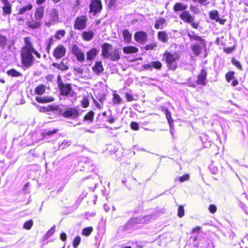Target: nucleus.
Masks as SVG:
<instances>
[{
    "instance_id": "13",
    "label": "nucleus",
    "mask_w": 248,
    "mask_h": 248,
    "mask_svg": "<svg viewBox=\"0 0 248 248\" xmlns=\"http://www.w3.org/2000/svg\"><path fill=\"white\" fill-rule=\"evenodd\" d=\"M71 51L72 53L75 56L78 62H82L85 61L84 53L77 45H73Z\"/></svg>"
},
{
    "instance_id": "62",
    "label": "nucleus",
    "mask_w": 248,
    "mask_h": 248,
    "mask_svg": "<svg viewBox=\"0 0 248 248\" xmlns=\"http://www.w3.org/2000/svg\"><path fill=\"white\" fill-rule=\"evenodd\" d=\"M46 0H36L35 2L37 5H40L46 2Z\"/></svg>"
},
{
    "instance_id": "4",
    "label": "nucleus",
    "mask_w": 248,
    "mask_h": 248,
    "mask_svg": "<svg viewBox=\"0 0 248 248\" xmlns=\"http://www.w3.org/2000/svg\"><path fill=\"white\" fill-rule=\"evenodd\" d=\"M163 57L168 68L170 70H175L178 67L177 62L180 59V55L178 51L171 52L165 51Z\"/></svg>"
},
{
    "instance_id": "58",
    "label": "nucleus",
    "mask_w": 248,
    "mask_h": 248,
    "mask_svg": "<svg viewBox=\"0 0 248 248\" xmlns=\"http://www.w3.org/2000/svg\"><path fill=\"white\" fill-rule=\"evenodd\" d=\"M226 21V20L225 19H220V18H219V17L216 20V22H218L221 25H224V23H225Z\"/></svg>"
},
{
    "instance_id": "6",
    "label": "nucleus",
    "mask_w": 248,
    "mask_h": 248,
    "mask_svg": "<svg viewBox=\"0 0 248 248\" xmlns=\"http://www.w3.org/2000/svg\"><path fill=\"white\" fill-rule=\"evenodd\" d=\"M179 17L184 23L190 24L192 28L196 30L199 28V22L195 21V16L191 15L189 11L185 10L182 12Z\"/></svg>"
},
{
    "instance_id": "64",
    "label": "nucleus",
    "mask_w": 248,
    "mask_h": 248,
    "mask_svg": "<svg viewBox=\"0 0 248 248\" xmlns=\"http://www.w3.org/2000/svg\"><path fill=\"white\" fill-rule=\"evenodd\" d=\"M53 76L52 75H49L46 76V79L48 81H51Z\"/></svg>"
},
{
    "instance_id": "54",
    "label": "nucleus",
    "mask_w": 248,
    "mask_h": 248,
    "mask_svg": "<svg viewBox=\"0 0 248 248\" xmlns=\"http://www.w3.org/2000/svg\"><path fill=\"white\" fill-rule=\"evenodd\" d=\"M142 68L143 70H152V64H151V62L149 63L143 64L142 66Z\"/></svg>"
},
{
    "instance_id": "46",
    "label": "nucleus",
    "mask_w": 248,
    "mask_h": 248,
    "mask_svg": "<svg viewBox=\"0 0 248 248\" xmlns=\"http://www.w3.org/2000/svg\"><path fill=\"white\" fill-rule=\"evenodd\" d=\"M55 226H52L50 229L48 230V231L46 233V237L48 238L50 237L52 234H53L55 232Z\"/></svg>"
},
{
    "instance_id": "26",
    "label": "nucleus",
    "mask_w": 248,
    "mask_h": 248,
    "mask_svg": "<svg viewBox=\"0 0 248 248\" xmlns=\"http://www.w3.org/2000/svg\"><path fill=\"white\" fill-rule=\"evenodd\" d=\"M187 6L186 5L184 4L183 3L179 2H176L173 7V10L175 12L179 11L183 12L186 10Z\"/></svg>"
},
{
    "instance_id": "24",
    "label": "nucleus",
    "mask_w": 248,
    "mask_h": 248,
    "mask_svg": "<svg viewBox=\"0 0 248 248\" xmlns=\"http://www.w3.org/2000/svg\"><path fill=\"white\" fill-rule=\"evenodd\" d=\"M93 36L94 33L92 30L84 31L81 34V38L86 41L91 40L93 38Z\"/></svg>"
},
{
    "instance_id": "33",
    "label": "nucleus",
    "mask_w": 248,
    "mask_h": 248,
    "mask_svg": "<svg viewBox=\"0 0 248 248\" xmlns=\"http://www.w3.org/2000/svg\"><path fill=\"white\" fill-rule=\"evenodd\" d=\"M166 22V20L165 18L161 17L157 20L155 21V28L156 30H158L159 29H162L163 25L165 24Z\"/></svg>"
},
{
    "instance_id": "59",
    "label": "nucleus",
    "mask_w": 248,
    "mask_h": 248,
    "mask_svg": "<svg viewBox=\"0 0 248 248\" xmlns=\"http://www.w3.org/2000/svg\"><path fill=\"white\" fill-rule=\"evenodd\" d=\"M53 40L52 38H49L48 43V45L47 46V49L48 50H49L50 48V47L53 44Z\"/></svg>"
},
{
    "instance_id": "37",
    "label": "nucleus",
    "mask_w": 248,
    "mask_h": 248,
    "mask_svg": "<svg viewBox=\"0 0 248 248\" xmlns=\"http://www.w3.org/2000/svg\"><path fill=\"white\" fill-rule=\"evenodd\" d=\"M157 46V43L154 42L152 44H149L145 45L143 48L144 49L148 51V50H152L155 49Z\"/></svg>"
},
{
    "instance_id": "5",
    "label": "nucleus",
    "mask_w": 248,
    "mask_h": 248,
    "mask_svg": "<svg viewBox=\"0 0 248 248\" xmlns=\"http://www.w3.org/2000/svg\"><path fill=\"white\" fill-rule=\"evenodd\" d=\"M57 82L61 95L68 97H73L76 95V93L73 90L72 84L70 83H64L60 75L57 77Z\"/></svg>"
},
{
    "instance_id": "10",
    "label": "nucleus",
    "mask_w": 248,
    "mask_h": 248,
    "mask_svg": "<svg viewBox=\"0 0 248 248\" xmlns=\"http://www.w3.org/2000/svg\"><path fill=\"white\" fill-rule=\"evenodd\" d=\"M79 115V110L76 107L68 108L62 113V116L65 118H76Z\"/></svg>"
},
{
    "instance_id": "40",
    "label": "nucleus",
    "mask_w": 248,
    "mask_h": 248,
    "mask_svg": "<svg viewBox=\"0 0 248 248\" xmlns=\"http://www.w3.org/2000/svg\"><path fill=\"white\" fill-rule=\"evenodd\" d=\"M33 224V221L32 219H30L25 222L23 224V228L26 230H30Z\"/></svg>"
},
{
    "instance_id": "63",
    "label": "nucleus",
    "mask_w": 248,
    "mask_h": 248,
    "mask_svg": "<svg viewBox=\"0 0 248 248\" xmlns=\"http://www.w3.org/2000/svg\"><path fill=\"white\" fill-rule=\"evenodd\" d=\"M200 229H201V227H200V226H196V227H195V228H194L192 229V230L191 231V232L192 233H194L195 232H197L200 231Z\"/></svg>"
},
{
    "instance_id": "11",
    "label": "nucleus",
    "mask_w": 248,
    "mask_h": 248,
    "mask_svg": "<svg viewBox=\"0 0 248 248\" xmlns=\"http://www.w3.org/2000/svg\"><path fill=\"white\" fill-rule=\"evenodd\" d=\"M207 72L205 68H202L197 77L196 83L199 85L205 86L207 83Z\"/></svg>"
},
{
    "instance_id": "28",
    "label": "nucleus",
    "mask_w": 248,
    "mask_h": 248,
    "mask_svg": "<svg viewBox=\"0 0 248 248\" xmlns=\"http://www.w3.org/2000/svg\"><path fill=\"white\" fill-rule=\"evenodd\" d=\"M94 116V113L92 110H90L85 114L83 117V120L89 123H92L93 122Z\"/></svg>"
},
{
    "instance_id": "8",
    "label": "nucleus",
    "mask_w": 248,
    "mask_h": 248,
    "mask_svg": "<svg viewBox=\"0 0 248 248\" xmlns=\"http://www.w3.org/2000/svg\"><path fill=\"white\" fill-rule=\"evenodd\" d=\"M88 20V17L86 15L78 16L74 21L73 28L78 31L84 30L87 27Z\"/></svg>"
},
{
    "instance_id": "3",
    "label": "nucleus",
    "mask_w": 248,
    "mask_h": 248,
    "mask_svg": "<svg viewBox=\"0 0 248 248\" xmlns=\"http://www.w3.org/2000/svg\"><path fill=\"white\" fill-rule=\"evenodd\" d=\"M187 36L190 41H198L199 43H195L191 46V49L193 53L196 56H199L201 54L202 48H206V42L205 40L201 36L195 34L194 31H192L191 33L188 32Z\"/></svg>"
},
{
    "instance_id": "7",
    "label": "nucleus",
    "mask_w": 248,
    "mask_h": 248,
    "mask_svg": "<svg viewBox=\"0 0 248 248\" xmlns=\"http://www.w3.org/2000/svg\"><path fill=\"white\" fill-rule=\"evenodd\" d=\"M47 18L48 20L45 22L46 26H50L60 22L59 10L55 8H52L47 14Z\"/></svg>"
},
{
    "instance_id": "14",
    "label": "nucleus",
    "mask_w": 248,
    "mask_h": 248,
    "mask_svg": "<svg viewBox=\"0 0 248 248\" xmlns=\"http://www.w3.org/2000/svg\"><path fill=\"white\" fill-rule=\"evenodd\" d=\"M134 38L137 43L143 45L147 41L148 35L144 31H138L134 33Z\"/></svg>"
},
{
    "instance_id": "12",
    "label": "nucleus",
    "mask_w": 248,
    "mask_h": 248,
    "mask_svg": "<svg viewBox=\"0 0 248 248\" xmlns=\"http://www.w3.org/2000/svg\"><path fill=\"white\" fill-rule=\"evenodd\" d=\"M66 52V48L61 44L54 48L52 54L56 59H60L65 55Z\"/></svg>"
},
{
    "instance_id": "60",
    "label": "nucleus",
    "mask_w": 248,
    "mask_h": 248,
    "mask_svg": "<svg viewBox=\"0 0 248 248\" xmlns=\"http://www.w3.org/2000/svg\"><path fill=\"white\" fill-rule=\"evenodd\" d=\"M93 103H94L95 106L97 107V108H102V106L94 99H93Z\"/></svg>"
},
{
    "instance_id": "23",
    "label": "nucleus",
    "mask_w": 248,
    "mask_h": 248,
    "mask_svg": "<svg viewBox=\"0 0 248 248\" xmlns=\"http://www.w3.org/2000/svg\"><path fill=\"white\" fill-rule=\"evenodd\" d=\"M157 39L163 43H166L169 40L168 35L165 31H159L157 33Z\"/></svg>"
},
{
    "instance_id": "18",
    "label": "nucleus",
    "mask_w": 248,
    "mask_h": 248,
    "mask_svg": "<svg viewBox=\"0 0 248 248\" xmlns=\"http://www.w3.org/2000/svg\"><path fill=\"white\" fill-rule=\"evenodd\" d=\"M93 72L97 75H100L104 70V66L101 61H96L94 65L92 67Z\"/></svg>"
},
{
    "instance_id": "35",
    "label": "nucleus",
    "mask_w": 248,
    "mask_h": 248,
    "mask_svg": "<svg viewBox=\"0 0 248 248\" xmlns=\"http://www.w3.org/2000/svg\"><path fill=\"white\" fill-rule=\"evenodd\" d=\"M209 17L211 20H215V21L219 17L218 12L216 10H212L209 13Z\"/></svg>"
},
{
    "instance_id": "61",
    "label": "nucleus",
    "mask_w": 248,
    "mask_h": 248,
    "mask_svg": "<svg viewBox=\"0 0 248 248\" xmlns=\"http://www.w3.org/2000/svg\"><path fill=\"white\" fill-rule=\"evenodd\" d=\"M58 131V130L55 129L53 130L52 131H49L47 132V133H46V134L47 135H51L52 134L56 133Z\"/></svg>"
},
{
    "instance_id": "19",
    "label": "nucleus",
    "mask_w": 248,
    "mask_h": 248,
    "mask_svg": "<svg viewBox=\"0 0 248 248\" xmlns=\"http://www.w3.org/2000/svg\"><path fill=\"white\" fill-rule=\"evenodd\" d=\"M42 25V22L36 19H32L27 22V26L29 29L36 30L40 28Z\"/></svg>"
},
{
    "instance_id": "22",
    "label": "nucleus",
    "mask_w": 248,
    "mask_h": 248,
    "mask_svg": "<svg viewBox=\"0 0 248 248\" xmlns=\"http://www.w3.org/2000/svg\"><path fill=\"white\" fill-rule=\"evenodd\" d=\"M52 66L55 68H57L58 69L64 71L68 70L69 69V65L67 62H64V60H62L61 62L59 63L54 62L52 64Z\"/></svg>"
},
{
    "instance_id": "29",
    "label": "nucleus",
    "mask_w": 248,
    "mask_h": 248,
    "mask_svg": "<svg viewBox=\"0 0 248 248\" xmlns=\"http://www.w3.org/2000/svg\"><path fill=\"white\" fill-rule=\"evenodd\" d=\"M33 8L32 5L31 3H28L26 6L20 8L17 13L18 15L24 14L27 11H31Z\"/></svg>"
},
{
    "instance_id": "30",
    "label": "nucleus",
    "mask_w": 248,
    "mask_h": 248,
    "mask_svg": "<svg viewBox=\"0 0 248 248\" xmlns=\"http://www.w3.org/2000/svg\"><path fill=\"white\" fill-rule=\"evenodd\" d=\"M8 76L12 77H18L22 76V74L14 68L8 70L6 72Z\"/></svg>"
},
{
    "instance_id": "27",
    "label": "nucleus",
    "mask_w": 248,
    "mask_h": 248,
    "mask_svg": "<svg viewBox=\"0 0 248 248\" xmlns=\"http://www.w3.org/2000/svg\"><path fill=\"white\" fill-rule=\"evenodd\" d=\"M46 91V86L43 84H40L37 85L34 89V93L39 95H42L45 93Z\"/></svg>"
},
{
    "instance_id": "15",
    "label": "nucleus",
    "mask_w": 248,
    "mask_h": 248,
    "mask_svg": "<svg viewBox=\"0 0 248 248\" xmlns=\"http://www.w3.org/2000/svg\"><path fill=\"white\" fill-rule=\"evenodd\" d=\"M1 2L3 4L2 7L3 16L9 15L12 13V5L9 1V0H0Z\"/></svg>"
},
{
    "instance_id": "20",
    "label": "nucleus",
    "mask_w": 248,
    "mask_h": 248,
    "mask_svg": "<svg viewBox=\"0 0 248 248\" xmlns=\"http://www.w3.org/2000/svg\"><path fill=\"white\" fill-rule=\"evenodd\" d=\"M98 50L96 47H93L86 52V59L88 61L93 60L97 55Z\"/></svg>"
},
{
    "instance_id": "42",
    "label": "nucleus",
    "mask_w": 248,
    "mask_h": 248,
    "mask_svg": "<svg viewBox=\"0 0 248 248\" xmlns=\"http://www.w3.org/2000/svg\"><path fill=\"white\" fill-rule=\"evenodd\" d=\"M234 72L230 71L227 72L225 75L226 80L227 82H230L234 78Z\"/></svg>"
},
{
    "instance_id": "48",
    "label": "nucleus",
    "mask_w": 248,
    "mask_h": 248,
    "mask_svg": "<svg viewBox=\"0 0 248 248\" xmlns=\"http://www.w3.org/2000/svg\"><path fill=\"white\" fill-rule=\"evenodd\" d=\"M134 224V220L133 219H129L126 223L124 226V228L125 230L129 229L132 227L133 225Z\"/></svg>"
},
{
    "instance_id": "32",
    "label": "nucleus",
    "mask_w": 248,
    "mask_h": 248,
    "mask_svg": "<svg viewBox=\"0 0 248 248\" xmlns=\"http://www.w3.org/2000/svg\"><path fill=\"white\" fill-rule=\"evenodd\" d=\"M123 36L124 41L127 43H130L132 40V35L127 30L123 31Z\"/></svg>"
},
{
    "instance_id": "17",
    "label": "nucleus",
    "mask_w": 248,
    "mask_h": 248,
    "mask_svg": "<svg viewBox=\"0 0 248 248\" xmlns=\"http://www.w3.org/2000/svg\"><path fill=\"white\" fill-rule=\"evenodd\" d=\"M45 15V7L44 6H39L36 8L34 12V18L41 22Z\"/></svg>"
},
{
    "instance_id": "9",
    "label": "nucleus",
    "mask_w": 248,
    "mask_h": 248,
    "mask_svg": "<svg viewBox=\"0 0 248 248\" xmlns=\"http://www.w3.org/2000/svg\"><path fill=\"white\" fill-rule=\"evenodd\" d=\"M90 13L95 16L102 10V3L101 0H91L89 5Z\"/></svg>"
},
{
    "instance_id": "55",
    "label": "nucleus",
    "mask_w": 248,
    "mask_h": 248,
    "mask_svg": "<svg viewBox=\"0 0 248 248\" xmlns=\"http://www.w3.org/2000/svg\"><path fill=\"white\" fill-rule=\"evenodd\" d=\"M125 96L127 102H132L134 100L133 96L128 93H125Z\"/></svg>"
},
{
    "instance_id": "38",
    "label": "nucleus",
    "mask_w": 248,
    "mask_h": 248,
    "mask_svg": "<svg viewBox=\"0 0 248 248\" xmlns=\"http://www.w3.org/2000/svg\"><path fill=\"white\" fill-rule=\"evenodd\" d=\"M93 231V228L92 227H88L84 228L82 231V234L84 236H89Z\"/></svg>"
},
{
    "instance_id": "31",
    "label": "nucleus",
    "mask_w": 248,
    "mask_h": 248,
    "mask_svg": "<svg viewBox=\"0 0 248 248\" xmlns=\"http://www.w3.org/2000/svg\"><path fill=\"white\" fill-rule=\"evenodd\" d=\"M113 102L114 104H120L123 102V99L121 96L116 93L115 91L113 92Z\"/></svg>"
},
{
    "instance_id": "36",
    "label": "nucleus",
    "mask_w": 248,
    "mask_h": 248,
    "mask_svg": "<svg viewBox=\"0 0 248 248\" xmlns=\"http://www.w3.org/2000/svg\"><path fill=\"white\" fill-rule=\"evenodd\" d=\"M151 64L152 68L158 70H160L162 67V63L159 61L151 62Z\"/></svg>"
},
{
    "instance_id": "43",
    "label": "nucleus",
    "mask_w": 248,
    "mask_h": 248,
    "mask_svg": "<svg viewBox=\"0 0 248 248\" xmlns=\"http://www.w3.org/2000/svg\"><path fill=\"white\" fill-rule=\"evenodd\" d=\"M165 114H166V117L168 121L170 126V127H172V125L173 124L174 121L171 117V115L170 112V111H169L167 113H166Z\"/></svg>"
},
{
    "instance_id": "56",
    "label": "nucleus",
    "mask_w": 248,
    "mask_h": 248,
    "mask_svg": "<svg viewBox=\"0 0 248 248\" xmlns=\"http://www.w3.org/2000/svg\"><path fill=\"white\" fill-rule=\"evenodd\" d=\"M234 49V46L225 48L224 49V51L227 54H230L233 51Z\"/></svg>"
},
{
    "instance_id": "51",
    "label": "nucleus",
    "mask_w": 248,
    "mask_h": 248,
    "mask_svg": "<svg viewBox=\"0 0 248 248\" xmlns=\"http://www.w3.org/2000/svg\"><path fill=\"white\" fill-rule=\"evenodd\" d=\"M106 3L108 2V7L109 8L115 6L117 0H105Z\"/></svg>"
},
{
    "instance_id": "52",
    "label": "nucleus",
    "mask_w": 248,
    "mask_h": 248,
    "mask_svg": "<svg viewBox=\"0 0 248 248\" xmlns=\"http://www.w3.org/2000/svg\"><path fill=\"white\" fill-rule=\"evenodd\" d=\"M208 210L211 213L214 214L217 211V207L214 204H210L208 207Z\"/></svg>"
},
{
    "instance_id": "1",
    "label": "nucleus",
    "mask_w": 248,
    "mask_h": 248,
    "mask_svg": "<svg viewBox=\"0 0 248 248\" xmlns=\"http://www.w3.org/2000/svg\"><path fill=\"white\" fill-rule=\"evenodd\" d=\"M24 41L25 45L21 47L20 51L21 62L25 67H29L33 65L34 62L33 54L38 59L41 58V55L34 48L30 37H25Z\"/></svg>"
},
{
    "instance_id": "39",
    "label": "nucleus",
    "mask_w": 248,
    "mask_h": 248,
    "mask_svg": "<svg viewBox=\"0 0 248 248\" xmlns=\"http://www.w3.org/2000/svg\"><path fill=\"white\" fill-rule=\"evenodd\" d=\"M81 105L83 108H87L89 106L90 102L88 97H84L80 101Z\"/></svg>"
},
{
    "instance_id": "44",
    "label": "nucleus",
    "mask_w": 248,
    "mask_h": 248,
    "mask_svg": "<svg viewBox=\"0 0 248 248\" xmlns=\"http://www.w3.org/2000/svg\"><path fill=\"white\" fill-rule=\"evenodd\" d=\"M80 242L81 237L78 235L76 236L73 240L72 245L74 247H77L79 245Z\"/></svg>"
},
{
    "instance_id": "50",
    "label": "nucleus",
    "mask_w": 248,
    "mask_h": 248,
    "mask_svg": "<svg viewBox=\"0 0 248 248\" xmlns=\"http://www.w3.org/2000/svg\"><path fill=\"white\" fill-rule=\"evenodd\" d=\"M130 125L131 128L134 130H138L139 129V124L136 122H131Z\"/></svg>"
},
{
    "instance_id": "57",
    "label": "nucleus",
    "mask_w": 248,
    "mask_h": 248,
    "mask_svg": "<svg viewBox=\"0 0 248 248\" xmlns=\"http://www.w3.org/2000/svg\"><path fill=\"white\" fill-rule=\"evenodd\" d=\"M60 238L63 241L65 242L66 241L67 239V235L66 234L65 232H62L60 234Z\"/></svg>"
},
{
    "instance_id": "34",
    "label": "nucleus",
    "mask_w": 248,
    "mask_h": 248,
    "mask_svg": "<svg viewBox=\"0 0 248 248\" xmlns=\"http://www.w3.org/2000/svg\"><path fill=\"white\" fill-rule=\"evenodd\" d=\"M8 39L6 36L0 33V47L5 48L7 44Z\"/></svg>"
},
{
    "instance_id": "25",
    "label": "nucleus",
    "mask_w": 248,
    "mask_h": 248,
    "mask_svg": "<svg viewBox=\"0 0 248 248\" xmlns=\"http://www.w3.org/2000/svg\"><path fill=\"white\" fill-rule=\"evenodd\" d=\"M123 52L126 54L136 53L139 51V49L133 46H124L123 48Z\"/></svg>"
},
{
    "instance_id": "2",
    "label": "nucleus",
    "mask_w": 248,
    "mask_h": 248,
    "mask_svg": "<svg viewBox=\"0 0 248 248\" xmlns=\"http://www.w3.org/2000/svg\"><path fill=\"white\" fill-rule=\"evenodd\" d=\"M109 47H113L111 44L108 43H104L101 45V55L104 59L109 60L110 61H118L121 59V50L118 47H114L113 50L108 53V49Z\"/></svg>"
},
{
    "instance_id": "41",
    "label": "nucleus",
    "mask_w": 248,
    "mask_h": 248,
    "mask_svg": "<svg viewBox=\"0 0 248 248\" xmlns=\"http://www.w3.org/2000/svg\"><path fill=\"white\" fill-rule=\"evenodd\" d=\"M65 35V31L64 30H58L56 31L55 37L58 39H61Z\"/></svg>"
},
{
    "instance_id": "45",
    "label": "nucleus",
    "mask_w": 248,
    "mask_h": 248,
    "mask_svg": "<svg viewBox=\"0 0 248 248\" xmlns=\"http://www.w3.org/2000/svg\"><path fill=\"white\" fill-rule=\"evenodd\" d=\"M185 215L184 208L183 205H180L178 206L177 216L182 217Z\"/></svg>"
},
{
    "instance_id": "53",
    "label": "nucleus",
    "mask_w": 248,
    "mask_h": 248,
    "mask_svg": "<svg viewBox=\"0 0 248 248\" xmlns=\"http://www.w3.org/2000/svg\"><path fill=\"white\" fill-rule=\"evenodd\" d=\"M189 178V175L188 174H185L182 176L179 177V180L181 182H185Z\"/></svg>"
},
{
    "instance_id": "21",
    "label": "nucleus",
    "mask_w": 248,
    "mask_h": 248,
    "mask_svg": "<svg viewBox=\"0 0 248 248\" xmlns=\"http://www.w3.org/2000/svg\"><path fill=\"white\" fill-rule=\"evenodd\" d=\"M35 100L39 103L45 104L53 102L54 98L51 96H45L43 97L36 96Z\"/></svg>"
},
{
    "instance_id": "16",
    "label": "nucleus",
    "mask_w": 248,
    "mask_h": 248,
    "mask_svg": "<svg viewBox=\"0 0 248 248\" xmlns=\"http://www.w3.org/2000/svg\"><path fill=\"white\" fill-rule=\"evenodd\" d=\"M61 109L59 105H55L54 104L49 105L47 106L40 107L39 111L41 113H46L49 111H57Z\"/></svg>"
},
{
    "instance_id": "49",
    "label": "nucleus",
    "mask_w": 248,
    "mask_h": 248,
    "mask_svg": "<svg viewBox=\"0 0 248 248\" xmlns=\"http://www.w3.org/2000/svg\"><path fill=\"white\" fill-rule=\"evenodd\" d=\"M195 3H198L202 5L206 6L209 3L208 0H192Z\"/></svg>"
},
{
    "instance_id": "47",
    "label": "nucleus",
    "mask_w": 248,
    "mask_h": 248,
    "mask_svg": "<svg viewBox=\"0 0 248 248\" xmlns=\"http://www.w3.org/2000/svg\"><path fill=\"white\" fill-rule=\"evenodd\" d=\"M232 62L238 69H239L240 70H242V66L241 63L238 61H237L236 59H235L234 58H232Z\"/></svg>"
}]
</instances>
